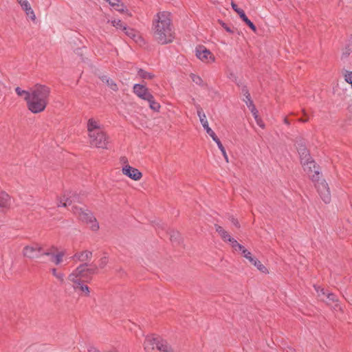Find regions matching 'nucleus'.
Returning a JSON list of instances; mask_svg holds the SVG:
<instances>
[{
	"instance_id": "nucleus-34",
	"label": "nucleus",
	"mask_w": 352,
	"mask_h": 352,
	"mask_svg": "<svg viewBox=\"0 0 352 352\" xmlns=\"http://www.w3.org/2000/svg\"><path fill=\"white\" fill-rule=\"evenodd\" d=\"M107 2H109V3L112 6V7H114L116 8V10H120V9L119 8V3H120V0H106Z\"/></svg>"
},
{
	"instance_id": "nucleus-26",
	"label": "nucleus",
	"mask_w": 352,
	"mask_h": 352,
	"mask_svg": "<svg viewBox=\"0 0 352 352\" xmlns=\"http://www.w3.org/2000/svg\"><path fill=\"white\" fill-rule=\"evenodd\" d=\"M15 91L19 96H23L26 102L28 101V98H30V91H25L21 89L20 87H17L15 89Z\"/></svg>"
},
{
	"instance_id": "nucleus-41",
	"label": "nucleus",
	"mask_w": 352,
	"mask_h": 352,
	"mask_svg": "<svg viewBox=\"0 0 352 352\" xmlns=\"http://www.w3.org/2000/svg\"><path fill=\"white\" fill-rule=\"evenodd\" d=\"M230 78L233 81H234L239 87L241 86V82L240 81H237V78H236V76L234 74H230Z\"/></svg>"
},
{
	"instance_id": "nucleus-45",
	"label": "nucleus",
	"mask_w": 352,
	"mask_h": 352,
	"mask_svg": "<svg viewBox=\"0 0 352 352\" xmlns=\"http://www.w3.org/2000/svg\"><path fill=\"white\" fill-rule=\"evenodd\" d=\"M252 115L254 116L255 120H258L259 119L258 118V111H256V112H253L252 113Z\"/></svg>"
},
{
	"instance_id": "nucleus-13",
	"label": "nucleus",
	"mask_w": 352,
	"mask_h": 352,
	"mask_svg": "<svg viewBox=\"0 0 352 352\" xmlns=\"http://www.w3.org/2000/svg\"><path fill=\"white\" fill-rule=\"evenodd\" d=\"M122 173L129 177V178L138 181L140 180L142 176V173L137 168H133L129 165H126L122 167Z\"/></svg>"
},
{
	"instance_id": "nucleus-27",
	"label": "nucleus",
	"mask_w": 352,
	"mask_h": 352,
	"mask_svg": "<svg viewBox=\"0 0 352 352\" xmlns=\"http://www.w3.org/2000/svg\"><path fill=\"white\" fill-rule=\"evenodd\" d=\"M214 142L217 144L218 148L221 151V152L223 156L224 157L226 161L228 162V157L227 155L226 149L223 147V144H221L220 140L218 138V139L215 140Z\"/></svg>"
},
{
	"instance_id": "nucleus-2",
	"label": "nucleus",
	"mask_w": 352,
	"mask_h": 352,
	"mask_svg": "<svg viewBox=\"0 0 352 352\" xmlns=\"http://www.w3.org/2000/svg\"><path fill=\"white\" fill-rule=\"evenodd\" d=\"M23 255L30 259H36L46 255L50 256L51 262L55 265H59L63 261L65 252L54 246L50 249H45L40 243H28L23 249Z\"/></svg>"
},
{
	"instance_id": "nucleus-30",
	"label": "nucleus",
	"mask_w": 352,
	"mask_h": 352,
	"mask_svg": "<svg viewBox=\"0 0 352 352\" xmlns=\"http://www.w3.org/2000/svg\"><path fill=\"white\" fill-rule=\"evenodd\" d=\"M170 239L172 242L181 240V234L177 231L172 230L169 233Z\"/></svg>"
},
{
	"instance_id": "nucleus-47",
	"label": "nucleus",
	"mask_w": 352,
	"mask_h": 352,
	"mask_svg": "<svg viewBox=\"0 0 352 352\" xmlns=\"http://www.w3.org/2000/svg\"><path fill=\"white\" fill-rule=\"evenodd\" d=\"M348 109H349V112L352 114V103L351 104H349Z\"/></svg>"
},
{
	"instance_id": "nucleus-44",
	"label": "nucleus",
	"mask_w": 352,
	"mask_h": 352,
	"mask_svg": "<svg viewBox=\"0 0 352 352\" xmlns=\"http://www.w3.org/2000/svg\"><path fill=\"white\" fill-rule=\"evenodd\" d=\"M249 109L250 110V111L252 112V113L253 112H256L257 109H256L254 104L252 105V107H250V108H249Z\"/></svg>"
},
{
	"instance_id": "nucleus-20",
	"label": "nucleus",
	"mask_w": 352,
	"mask_h": 352,
	"mask_svg": "<svg viewBox=\"0 0 352 352\" xmlns=\"http://www.w3.org/2000/svg\"><path fill=\"white\" fill-rule=\"evenodd\" d=\"M10 197L5 192H0V212L9 206Z\"/></svg>"
},
{
	"instance_id": "nucleus-49",
	"label": "nucleus",
	"mask_w": 352,
	"mask_h": 352,
	"mask_svg": "<svg viewBox=\"0 0 352 352\" xmlns=\"http://www.w3.org/2000/svg\"><path fill=\"white\" fill-rule=\"evenodd\" d=\"M302 122H306V120H301Z\"/></svg>"
},
{
	"instance_id": "nucleus-3",
	"label": "nucleus",
	"mask_w": 352,
	"mask_h": 352,
	"mask_svg": "<svg viewBox=\"0 0 352 352\" xmlns=\"http://www.w3.org/2000/svg\"><path fill=\"white\" fill-rule=\"evenodd\" d=\"M50 89L43 85L37 84L30 90V98L27 101L28 109L38 113L43 111L49 100Z\"/></svg>"
},
{
	"instance_id": "nucleus-25",
	"label": "nucleus",
	"mask_w": 352,
	"mask_h": 352,
	"mask_svg": "<svg viewBox=\"0 0 352 352\" xmlns=\"http://www.w3.org/2000/svg\"><path fill=\"white\" fill-rule=\"evenodd\" d=\"M138 74L140 77L144 79H152L154 75L151 73L147 72L146 71L140 69L138 72Z\"/></svg>"
},
{
	"instance_id": "nucleus-19",
	"label": "nucleus",
	"mask_w": 352,
	"mask_h": 352,
	"mask_svg": "<svg viewBox=\"0 0 352 352\" xmlns=\"http://www.w3.org/2000/svg\"><path fill=\"white\" fill-rule=\"evenodd\" d=\"M77 200V197L76 195L74 196H68V195H64L63 198L60 199L59 202L58 203L57 206L58 207L64 206L66 207L69 205H70L73 201H75Z\"/></svg>"
},
{
	"instance_id": "nucleus-16",
	"label": "nucleus",
	"mask_w": 352,
	"mask_h": 352,
	"mask_svg": "<svg viewBox=\"0 0 352 352\" xmlns=\"http://www.w3.org/2000/svg\"><path fill=\"white\" fill-rule=\"evenodd\" d=\"M214 228L216 232L225 242H237L234 238L231 237L229 233L221 226L215 224Z\"/></svg>"
},
{
	"instance_id": "nucleus-7",
	"label": "nucleus",
	"mask_w": 352,
	"mask_h": 352,
	"mask_svg": "<svg viewBox=\"0 0 352 352\" xmlns=\"http://www.w3.org/2000/svg\"><path fill=\"white\" fill-rule=\"evenodd\" d=\"M144 345L146 352H173L167 342L159 336H147Z\"/></svg>"
},
{
	"instance_id": "nucleus-46",
	"label": "nucleus",
	"mask_w": 352,
	"mask_h": 352,
	"mask_svg": "<svg viewBox=\"0 0 352 352\" xmlns=\"http://www.w3.org/2000/svg\"><path fill=\"white\" fill-rule=\"evenodd\" d=\"M257 124L262 128L264 127V125L261 124V120L260 119L256 120Z\"/></svg>"
},
{
	"instance_id": "nucleus-35",
	"label": "nucleus",
	"mask_w": 352,
	"mask_h": 352,
	"mask_svg": "<svg viewBox=\"0 0 352 352\" xmlns=\"http://www.w3.org/2000/svg\"><path fill=\"white\" fill-rule=\"evenodd\" d=\"M86 265V269L85 273H87L89 274H94L97 272L96 267H87V265Z\"/></svg>"
},
{
	"instance_id": "nucleus-43",
	"label": "nucleus",
	"mask_w": 352,
	"mask_h": 352,
	"mask_svg": "<svg viewBox=\"0 0 352 352\" xmlns=\"http://www.w3.org/2000/svg\"><path fill=\"white\" fill-rule=\"evenodd\" d=\"M88 351H89V352H101V351H100L99 350H98L96 348L93 347V346L90 347V348L89 349Z\"/></svg>"
},
{
	"instance_id": "nucleus-48",
	"label": "nucleus",
	"mask_w": 352,
	"mask_h": 352,
	"mask_svg": "<svg viewBox=\"0 0 352 352\" xmlns=\"http://www.w3.org/2000/svg\"><path fill=\"white\" fill-rule=\"evenodd\" d=\"M284 122L285 124H289V122H288L287 119L285 118Z\"/></svg>"
},
{
	"instance_id": "nucleus-4",
	"label": "nucleus",
	"mask_w": 352,
	"mask_h": 352,
	"mask_svg": "<svg viewBox=\"0 0 352 352\" xmlns=\"http://www.w3.org/2000/svg\"><path fill=\"white\" fill-rule=\"evenodd\" d=\"M88 136L90 144L100 148H107L109 138L101 128L100 122L94 118L87 122Z\"/></svg>"
},
{
	"instance_id": "nucleus-6",
	"label": "nucleus",
	"mask_w": 352,
	"mask_h": 352,
	"mask_svg": "<svg viewBox=\"0 0 352 352\" xmlns=\"http://www.w3.org/2000/svg\"><path fill=\"white\" fill-rule=\"evenodd\" d=\"M296 146L300 155L304 170L307 173H310V172H312L313 168H316V164L315 162L311 159L309 153L306 147L305 140L301 138H298L296 140Z\"/></svg>"
},
{
	"instance_id": "nucleus-39",
	"label": "nucleus",
	"mask_w": 352,
	"mask_h": 352,
	"mask_svg": "<svg viewBox=\"0 0 352 352\" xmlns=\"http://www.w3.org/2000/svg\"><path fill=\"white\" fill-rule=\"evenodd\" d=\"M230 221H231V223H232L233 226H234L236 228H239L240 227L239 223L238 220L236 218L232 217H230Z\"/></svg>"
},
{
	"instance_id": "nucleus-40",
	"label": "nucleus",
	"mask_w": 352,
	"mask_h": 352,
	"mask_svg": "<svg viewBox=\"0 0 352 352\" xmlns=\"http://www.w3.org/2000/svg\"><path fill=\"white\" fill-rule=\"evenodd\" d=\"M107 263V259L106 257H103L100 259L99 266L101 268H103Z\"/></svg>"
},
{
	"instance_id": "nucleus-38",
	"label": "nucleus",
	"mask_w": 352,
	"mask_h": 352,
	"mask_svg": "<svg viewBox=\"0 0 352 352\" xmlns=\"http://www.w3.org/2000/svg\"><path fill=\"white\" fill-rule=\"evenodd\" d=\"M243 101L245 102V104L248 108H250V107L254 105L253 101L252 100L250 96V97L245 98L243 99Z\"/></svg>"
},
{
	"instance_id": "nucleus-10",
	"label": "nucleus",
	"mask_w": 352,
	"mask_h": 352,
	"mask_svg": "<svg viewBox=\"0 0 352 352\" xmlns=\"http://www.w3.org/2000/svg\"><path fill=\"white\" fill-rule=\"evenodd\" d=\"M197 116H199L200 122L204 129L206 130V133L212 138L213 141L218 139V137L216 135L215 133L209 126L206 114L203 112L202 109L199 106H197Z\"/></svg>"
},
{
	"instance_id": "nucleus-42",
	"label": "nucleus",
	"mask_w": 352,
	"mask_h": 352,
	"mask_svg": "<svg viewBox=\"0 0 352 352\" xmlns=\"http://www.w3.org/2000/svg\"><path fill=\"white\" fill-rule=\"evenodd\" d=\"M154 226L164 228V223H162L161 221L155 222Z\"/></svg>"
},
{
	"instance_id": "nucleus-24",
	"label": "nucleus",
	"mask_w": 352,
	"mask_h": 352,
	"mask_svg": "<svg viewBox=\"0 0 352 352\" xmlns=\"http://www.w3.org/2000/svg\"><path fill=\"white\" fill-rule=\"evenodd\" d=\"M190 77L191 80L193 81V82H195L196 85L201 87L204 86L205 84L204 83L202 78L199 76L192 73L190 74Z\"/></svg>"
},
{
	"instance_id": "nucleus-33",
	"label": "nucleus",
	"mask_w": 352,
	"mask_h": 352,
	"mask_svg": "<svg viewBox=\"0 0 352 352\" xmlns=\"http://www.w3.org/2000/svg\"><path fill=\"white\" fill-rule=\"evenodd\" d=\"M78 289H80L82 292H83L86 296H89V288L88 286L85 285L82 283V282L80 283V285L78 286Z\"/></svg>"
},
{
	"instance_id": "nucleus-21",
	"label": "nucleus",
	"mask_w": 352,
	"mask_h": 352,
	"mask_svg": "<svg viewBox=\"0 0 352 352\" xmlns=\"http://www.w3.org/2000/svg\"><path fill=\"white\" fill-rule=\"evenodd\" d=\"M100 79L103 82L106 83L107 86L113 91H117L118 89L116 83L107 76H100Z\"/></svg>"
},
{
	"instance_id": "nucleus-31",
	"label": "nucleus",
	"mask_w": 352,
	"mask_h": 352,
	"mask_svg": "<svg viewBox=\"0 0 352 352\" xmlns=\"http://www.w3.org/2000/svg\"><path fill=\"white\" fill-rule=\"evenodd\" d=\"M111 24L113 27L116 28L117 29L124 30L126 29V25L122 23L121 20H113L111 21Z\"/></svg>"
},
{
	"instance_id": "nucleus-28",
	"label": "nucleus",
	"mask_w": 352,
	"mask_h": 352,
	"mask_svg": "<svg viewBox=\"0 0 352 352\" xmlns=\"http://www.w3.org/2000/svg\"><path fill=\"white\" fill-rule=\"evenodd\" d=\"M52 273L60 283H64L65 274L62 272H58L56 268L51 270Z\"/></svg>"
},
{
	"instance_id": "nucleus-18",
	"label": "nucleus",
	"mask_w": 352,
	"mask_h": 352,
	"mask_svg": "<svg viewBox=\"0 0 352 352\" xmlns=\"http://www.w3.org/2000/svg\"><path fill=\"white\" fill-rule=\"evenodd\" d=\"M92 256V252L88 250L82 251L80 252L76 253L73 258L76 261H86L91 258Z\"/></svg>"
},
{
	"instance_id": "nucleus-14",
	"label": "nucleus",
	"mask_w": 352,
	"mask_h": 352,
	"mask_svg": "<svg viewBox=\"0 0 352 352\" xmlns=\"http://www.w3.org/2000/svg\"><path fill=\"white\" fill-rule=\"evenodd\" d=\"M232 9L239 15L242 21L253 31L256 30L255 25L247 17L245 12L239 8L237 5L233 1L231 3Z\"/></svg>"
},
{
	"instance_id": "nucleus-12",
	"label": "nucleus",
	"mask_w": 352,
	"mask_h": 352,
	"mask_svg": "<svg viewBox=\"0 0 352 352\" xmlns=\"http://www.w3.org/2000/svg\"><path fill=\"white\" fill-rule=\"evenodd\" d=\"M196 56L203 62L210 63L214 61V57L210 50L204 46H199L196 49Z\"/></svg>"
},
{
	"instance_id": "nucleus-9",
	"label": "nucleus",
	"mask_w": 352,
	"mask_h": 352,
	"mask_svg": "<svg viewBox=\"0 0 352 352\" xmlns=\"http://www.w3.org/2000/svg\"><path fill=\"white\" fill-rule=\"evenodd\" d=\"M86 269V265L82 264L79 265L75 270H74L68 276V280L73 283V288L77 290L80 283H81V278L85 276V272Z\"/></svg>"
},
{
	"instance_id": "nucleus-5",
	"label": "nucleus",
	"mask_w": 352,
	"mask_h": 352,
	"mask_svg": "<svg viewBox=\"0 0 352 352\" xmlns=\"http://www.w3.org/2000/svg\"><path fill=\"white\" fill-rule=\"evenodd\" d=\"M307 174L311 180L315 183V187L316 188L317 191L322 201L326 204L329 203L331 201L330 190L328 184L325 180H320V171L318 168L317 167L316 168H313L312 172H310V173Z\"/></svg>"
},
{
	"instance_id": "nucleus-23",
	"label": "nucleus",
	"mask_w": 352,
	"mask_h": 352,
	"mask_svg": "<svg viewBox=\"0 0 352 352\" xmlns=\"http://www.w3.org/2000/svg\"><path fill=\"white\" fill-rule=\"evenodd\" d=\"M316 290L318 293L319 296H320L321 294L324 295V296H327V298L329 301H332V302L336 301V296L335 294H333L332 293L326 294V292L323 288L316 287Z\"/></svg>"
},
{
	"instance_id": "nucleus-11",
	"label": "nucleus",
	"mask_w": 352,
	"mask_h": 352,
	"mask_svg": "<svg viewBox=\"0 0 352 352\" xmlns=\"http://www.w3.org/2000/svg\"><path fill=\"white\" fill-rule=\"evenodd\" d=\"M133 93L140 99L146 100L147 99L151 98L153 95L150 90L146 87V85L142 84L136 83L133 87Z\"/></svg>"
},
{
	"instance_id": "nucleus-36",
	"label": "nucleus",
	"mask_w": 352,
	"mask_h": 352,
	"mask_svg": "<svg viewBox=\"0 0 352 352\" xmlns=\"http://www.w3.org/2000/svg\"><path fill=\"white\" fill-rule=\"evenodd\" d=\"M221 26L226 30V32H229V33H234V28H231L229 25H228L226 23H225L224 22H221Z\"/></svg>"
},
{
	"instance_id": "nucleus-1",
	"label": "nucleus",
	"mask_w": 352,
	"mask_h": 352,
	"mask_svg": "<svg viewBox=\"0 0 352 352\" xmlns=\"http://www.w3.org/2000/svg\"><path fill=\"white\" fill-rule=\"evenodd\" d=\"M153 36L161 45L170 43L175 38L170 13L166 11L158 12L153 22Z\"/></svg>"
},
{
	"instance_id": "nucleus-37",
	"label": "nucleus",
	"mask_w": 352,
	"mask_h": 352,
	"mask_svg": "<svg viewBox=\"0 0 352 352\" xmlns=\"http://www.w3.org/2000/svg\"><path fill=\"white\" fill-rule=\"evenodd\" d=\"M240 87H241V92L243 94V96H245V98L250 97V94L249 93V91H248L247 87L245 85L242 86L241 84Z\"/></svg>"
},
{
	"instance_id": "nucleus-29",
	"label": "nucleus",
	"mask_w": 352,
	"mask_h": 352,
	"mask_svg": "<svg viewBox=\"0 0 352 352\" xmlns=\"http://www.w3.org/2000/svg\"><path fill=\"white\" fill-rule=\"evenodd\" d=\"M254 266H255L260 272L263 273L267 272V268L261 263L260 261L256 258L254 262L252 263Z\"/></svg>"
},
{
	"instance_id": "nucleus-17",
	"label": "nucleus",
	"mask_w": 352,
	"mask_h": 352,
	"mask_svg": "<svg viewBox=\"0 0 352 352\" xmlns=\"http://www.w3.org/2000/svg\"><path fill=\"white\" fill-rule=\"evenodd\" d=\"M18 2L22 7L23 10L25 12L27 16H30L32 21H34L36 19V16L29 2L27 0H19Z\"/></svg>"
},
{
	"instance_id": "nucleus-32",
	"label": "nucleus",
	"mask_w": 352,
	"mask_h": 352,
	"mask_svg": "<svg viewBox=\"0 0 352 352\" xmlns=\"http://www.w3.org/2000/svg\"><path fill=\"white\" fill-rule=\"evenodd\" d=\"M123 30L124 31L125 34L131 38L135 39V38L137 36L136 32L133 29L126 26V29H124Z\"/></svg>"
},
{
	"instance_id": "nucleus-15",
	"label": "nucleus",
	"mask_w": 352,
	"mask_h": 352,
	"mask_svg": "<svg viewBox=\"0 0 352 352\" xmlns=\"http://www.w3.org/2000/svg\"><path fill=\"white\" fill-rule=\"evenodd\" d=\"M232 248L235 252H240L251 264L256 258L241 243H232Z\"/></svg>"
},
{
	"instance_id": "nucleus-8",
	"label": "nucleus",
	"mask_w": 352,
	"mask_h": 352,
	"mask_svg": "<svg viewBox=\"0 0 352 352\" xmlns=\"http://www.w3.org/2000/svg\"><path fill=\"white\" fill-rule=\"evenodd\" d=\"M72 210L80 221L89 226L92 230L96 231L99 228V224L96 219L89 210L73 206Z\"/></svg>"
},
{
	"instance_id": "nucleus-22",
	"label": "nucleus",
	"mask_w": 352,
	"mask_h": 352,
	"mask_svg": "<svg viewBox=\"0 0 352 352\" xmlns=\"http://www.w3.org/2000/svg\"><path fill=\"white\" fill-rule=\"evenodd\" d=\"M146 101L148 102L149 107L151 109L155 112L160 111L161 106L159 102L155 101L154 96L153 95L151 96V98L147 99Z\"/></svg>"
}]
</instances>
